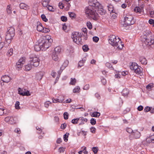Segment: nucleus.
Listing matches in <instances>:
<instances>
[{"label": "nucleus", "instance_id": "1", "mask_svg": "<svg viewBox=\"0 0 154 154\" xmlns=\"http://www.w3.org/2000/svg\"><path fill=\"white\" fill-rule=\"evenodd\" d=\"M53 40L50 37L48 38L46 37H41L38 40V43H40L42 47V50L45 51L51 45Z\"/></svg>", "mask_w": 154, "mask_h": 154}, {"label": "nucleus", "instance_id": "2", "mask_svg": "<svg viewBox=\"0 0 154 154\" xmlns=\"http://www.w3.org/2000/svg\"><path fill=\"white\" fill-rule=\"evenodd\" d=\"M109 43L112 46L121 49L123 45L121 44V41L119 37L113 35H110L109 37Z\"/></svg>", "mask_w": 154, "mask_h": 154}, {"label": "nucleus", "instance_id": "3", "mask_svg": "<svg viewBox=\"0 0 154 154\" xmlns=\"http://www.w3.org/2000/svg\"><path fill=\"white\" fill-rule=\"evenodd\" d=\"M142 41L143 46H150L154 45V35L152 33L144 35Z\"/></svg>", "mask_w": 154, "mask_h": 154}, {"label": "nucleus", "instance_id": "4", "mask_svg": "<svg viewBox=\"0 0 154 154\" xmlns=\"http://www.w3.org/2000/svg\"><path fill=\"white\" fill-rule=\"evenodd\" d=\"M96 9L88 6L85 8V13L93 19L96 20L98 18V15L96 12Z\"/></svg>", "mask_w": 154, "mask_h": 154}, {"label": "nucleus", "instance_id": "5", "mask_svg": "<svg viewBox=\"0 0 154 154\" xmlns=\"http://www.w3.org/2000/svg\"><path fill=\"white\" fill-rule=\"evenodd\" d=\"M82 36L81 33L79 32H74L72 34L71 37L73 41L78 45L83 44V42L81 41Z\"/></svg>", "mask_w": 154, "mask_h": 154}, {"label": "nucleus", "instance_id": "6", "mask_svg": "<svg viewBox=\"0 0 154 154\" xmlns=\"http://www.w3.org/2000/svg\"><path fill=\"white\" fill-rule=\"evenodd\" d=\"M124 24L123 26L126 27L133 24L135 22L133 16L129 14H127L125 17Z\"/></svg>", "mask_w": 154, "mask_h": 154}, {"label": "nucleus", "instance_id": "7", "mask_svg": "<svg viewBox=\"0 0 154 154\" xmlns=\"http://www.w3.org/2000/svg\"><path fill=\"white\" fill-rule=\"evenodd\" d=\"M130 68L131 70L133 71L135 73L137 74H140L141 75L142 68L137 64L134 62H132L130 65Z\"/></svg>", "mask_w": 154, "mask_h": 154}, {"label": "nucleus", "instance_id": "8", "mask_svg": "<svg viewBox=\"0 0 154 154\" xmlns=\"http://www.w3.org/2000/svg\"><path fill=\"white\" fill-rule=\"evenodd\" d=\"M40 60L35 55H33L32 57H30V63L32 66L35 67H36L39 65Z\"/></svg>", "mask_w": 154, "mask_h": 154}, {"label": "nucleus", "instance_id": "9", "mask_svg": "<svg viewBox=\"0 0 154 154\" xmlns=\"http://www.w3.org/2000/svg\"><path fill=\"white\" fill-rule=\"evenodd\" d=\"M88 4V6L92 7L96 9H97L99 7H101V4L97 0H89Z\"/></svg>", "mask_w": 154, "mask_h": 154}, {"label": "nucleus", "instance_id": "10", "mask_svg": "<svg viewBox=\"0 0 154 154\" xmlns=\"http://www.w3.org/2000/svg\"><path fill=\"white\" fill-rule=\"evenodd\" d=\"M141 136V133L137 130H134L133 132L131 134L129 135V138L130 140H132L133 139H137L140 138Z\"/></svg>", "mask_w": 154, "mask_h": 154}, {"label": "nucleus", "instance_id": "11", "mask_svg": "<svg viewBox=\"0 0 154 154\" xmlns=\"http://www.w3.org/2000/svg\"><path fill=\"white\" fill-rule=\"evenodd\" d=\"M37 29L39 32L45 33L49 32L50 31L48 28L42 26V24L39 22L37 23Z\"/></svg>", "mask_w": 154, "mask_h": 154}, {"label": "nucleus", "instance_id": "12", "mask_svg": "<svg viewBox=\"0 0 154 154\" xmlns=\"http://www.w3.org/2000/svg\"><path fill=\"white\" fill-rule=\"evenodd\" d=\"M14 36H12L11 35L9 34L8 33L6 32L5 36V43L6 47L8 46L11 43V40L12 39L13 37Z\"/></svg>", "mask_w": 154, "mask_h": 154}, {"label": "nucleus", "instance_id": "13", "mask_svg": "<svg viewBox=\"0 0 154 154\" xmlns=\"http://www.w3.org/2000/svg\"><path fill=\"white\" fill-rule=\"evenodd\" d=\"M11 79V78L8 75L3 76L1 78V80L2 82L7 83L9 82Z\"/></svg>", "mask_w": 154, "mask_h": 154}, {"label": "nucleus", "instance_id": "14", "mask_svg": "<svg viewBox=\"0 0 154 154\" xmlns=\"http://www.w3.org/2000/svg\"><path fill=\"white\" fill-rule=\"evenodd\" d=\"M97 10H98V13L101 15L105 14L106 12V11L103 9V6L101 5V7H99Z\"/></svg>", "mask_w": 154, "mask_h": 154}, {"label": "nucleus", "instance_id": "15", "mask_svg": "<svg viewBox=\"0 0 154 154\" xmlns=\"http://www.w3.org/2000/svg\"><path fill=\"white\" fill-rule=\"evenodd\" d=\"M20 7L21 9L25 10H28L29 9V6L23 3H21L20 4Z\"/></svg>", "mask_w": 154, "mask_h": 154}, {"label": "nucleus", "instance_id": "16", "mask_svg": "<svg viewBox=\"0 0 154 154\" xmlns=\"http://www.w3.org/2000/svg\"><path fill=\"white\" fill-rule=\"evenodd\" d=\"M5 121H8V123L11 124H13L15 123V121L13 117H7L5 118Z\"/></svg>", "mask_w": 154, "mask_h": 154}, {"label": "nucleus", "instance_id": "17", "mask_svg": "<svg viewBox=\"0 0 154 154\" xmlns=\"http://www.w3.org/2000/svg\"><path fill=\"white\" fill-rule=\"evenodd\" d=\"M7 32L11 35L12 36H14L15 30L12 27H10L8 29V31Z\"/></svg>", "mask_w": 154, "mask_h": 154}, {"label": "nucleus", "instance_id": "18", "mask_svg": "<svg viewBox=\"0 0 154 154\" xmlns=\"http://www.w3.org/2000/svg\"><path fill=\"white\" fill-rule=\"evenodd\" d=\"M149 14V15L151 17L154 18V11L152 8L149 7L147 8Z\"/></svg>", "mask_w": 154, "mask_h": 154}, {"label": "nucleus", "instance_id": "19", "mask_svg": "<svg viewBox=\"0 0 154 154\" xmlns=\"http://www.w3.org/2000/svg\"><path fill=\"white\" fill-rule=\"evenodd\" d=\"M134 11L136 13L140 14H143V8H140L139 7H136L134 9Z\"/></svg>", "mask_w": 154, "mask_h": 154}, {"label": "nucleus", "instance_id": "20", "mask_svg": "<svg viewBox=\"0 0 154 154\" xmlns=\"http://www.w3.org/2000/svg\"><path fill=\"white\" fill-rule=\"evenodd\" d=\"M52 99L53 103H62L64 100L63 98L62 99H59L58 98H52Z\"/></svg>", "mask_w": 154, "mask_h": 154}, {"label": "nucleus", "instance_id": "21", "mask_svg": "<svg viewBox=\"0 0 154 154\" xmlns=\"http://www.w3.org/2000/svg\"><path fill=\"white\" fill-rule=\"evenodd\" d=\"M51 0H42V4L44 7H47Z\"/></svg>", "mask_w": 154, "mask_h": 154}, {"label": "nucleus", "instance_id": "22", "mask_svg": "<svg viewBox=\"0 0 154 154\" xmlns=\"http://www.w3.org/2000/svg\"><path fill=\"white\" fill-rule=\"evenodd\" d=\"M129 93V90L127 88H125L123 89L122 92V94L124 96H127Z\"/></svg>", "mask_w": 154, "mask_h": 154}, {"label": "nucleus", "instance_id": "23", "mask_svg": "<svg viewBox=\"0 0 154 154\" xmlns=\"http://www.w3.org/2000/svg\"><path fill=\"white\" fill-rule=\"evenodd\" d=\"M35 50L36 51H38L42 50V47L40 46V43H38L37 44H36L34 46Z\"/></svg>", "mask_w": 154, "mask_h": 154}, {"label": "nucleus", "instance_id": "24", "mask_svg": "<svg viewBox=\"0 0 154 154\" xmlns=\"http://www.w3.org/2000/svg\"><path fill=\"white\" fill-rule=\"evenodd\" d=\"M86 60V58L84 57L82 60H80L78 63V66L81 67L84 66L85 62Z\"/></svg>", "mask_w": 154, "mask_h": 154}, {"label": "nucleus", "instance_id": "25", "mask_svg": "<svg viewBox=\"0 0 154 154\" xmlns=\"http://www.w3.org/2000/svg\"><path fill=\"white\" fill-rule=\"evenodd\" d=\"M140 60L142 64L146 65L147 63V61L146 59L143 57H140Z\"/></svg>", "mask_w": 154, "mask_h": 154}, {"label": "nucleus", "instance_id": "26", "mask_svg": "<svg viewBox=\"0 0 154 154\" xmlns=\"http://www.w3.org/2000/svg\"><path fill=\"white\" fill-rule=\"evenodd\" d=\"M61 51V49L60 46H57L56 47L54 48V52L53 53H55L56 54H58L60 53Z\"/></svg>", "mask_w": 154, "mask_h": 154}, {"label": "nucleus", "instance_id": "27", "mask_svg": "<svg viewBox=\"0 0 154 154\" xmlns=\"http://www.w3.org/2000/svg\"><path fill=\"white\" fill-rule=\"evenodd\" d=\"M43 76V74L42 72L37 73L36 75V78L38 80H40L42 79Z\"/></svg>", "mask_w": 154, "mask_h": 154}, {"label": "nucleus", "instance_id": "28", "mask_svg": "<svg viewBox=\"0 0 154 154\" xmlns=\"http://www.w3.org/2000/svg\"><path fill=\"white\" fill-rule=\"evenodd\" d=\"M69 63V62L67 60H66L63 63L62 67H61L60 68H61V70L60 72H62V71L63 69H64V68L66 67Z\"/></svg>", "mask_w": 154, "mask_h": 154}, {"label": "nucleus", "instance_id": "29", "mask_svg": "<svg viewBox=\"0 0 154 154\" xmlns=\"http://www.w3.org/2000/svg\"><path fill=\"white\" fill-rule=\"evenodd\" d=\"M80 87L79 86H76L73 89V92L74 93H78L80 92Z\"/></svg>", "mask_w": 154, "mask_h": 154}, {"label": "nucleus", "instance_id": "30", "mask_svg": "<svg viewBox=\"0 0 154 154\" xmlns=\"http://www.w3.org/2000/svg\"><path fill=\"white\" fill-rule=\"evenodd\" d=\"M82 31L85 34V35H84V39L85 40H87V28H83L82 29Z\"/></svg>", "mask_w": 154, "mask_h": 154}, {"label": "nucleus", "instance_id": "31", "mask_svg": "<svg viewBox=\"0 0 154 154\" xmlns=\"http://www.w3.org/2000/svg\"><path fill=\"white\" fill-rule=\"evenodd\" d=\"M100 113L97 112H94L92 113L91 116L92 117H98L100 116Z\"/></svg>", "mask_w": 154, "mask_h": 154}, {"label": "nucleus", "instance_id": "32", "mask_svg": "<svg viewBox=\"0 0 154 154\" xmlns=\"http://www.w3.org/2000/svg\"><path fill=\"white\" fill-rule=\"evenodd\" d=\"M32 65L30 64H28L25 66V70L26 71H29L32 68Z\"/></svg>", "mask_w": 154, "mask_h": 154}, {"label": "nucleus", "instance_id": "33", "mask_svg": "<svg viewBox=\"0 0 154 154\" xmlns=\"http://www.w3.org/2000/svg\"><path fill=\"white\" fill-rule=\"evenodd\" d=\"M12 11L10 5H8L6 8V11L7 13L8 14H11L12 13Z\"/></svg>", "mask_w": 154, "mask_h": 154}, {"label": "nucleus", "instance_id": "34", "mask_svg": "<svg viewBox=\"0 0 154 154\" xmlns=\"http://www.w3.org/2000/svg\"><path fill=\"white\" fill-rule=\"evenodd\" d=\"M52 58L55 61H57L59 59L57 55L56 54L53 53L52 55Z\"/></svg>", "mask_w": 154, "mask_h": 154}, {"label": "nucleus", "instance_id": "35", "mask_svg": "<svg viewBox=\"0 0 154 154\" xmlns=\"http://www.w3.org/2000/svg\"><path fill=\"white\" fill-rule=\"evenodd\" d=\"M113 7V6L111 5H109L107 6L108 9L110 12H114Z\"/></svg>", "mask_w": 154, "mask_h": 154}, {"label": "nucleus", "instance_id": "36", "mask_svg": "<svg viewBox=\"0 0 154 154\" xmlns=\"http://www.w3.org/2000/svg\"><path fill=\"white\" fill-rule=\"evenodd\" d=\"M25 59L26 58L25 57H21L19 59L18 62H19L20 63L22 64L23 65L25 62Z\"/></svg>", "mask_w": 154, "mask_h": 154}, {"label": "nucleus", "instance_id": "37", "mask_svg": "<svg viewBox=\"0 0 154 154\" xmlns=\"http://www.w3.org/2000/svg\"><path fill=\"white\" fill-rule=\"evenodd\" d=\"M36 129L38 131L37 133L39 134L42 133V134H44V133L42 131V129L41 128H39V127L37 126L36 127Z\"/></svg>", "mask_w": 154, "mask_h": 154}, {"label": "nucleus", "instance_id": "38", "mask_svg": "<svg viewBox=\"0 0 154 154\" xmlns=\"http://www.w3.org/2000/svg\"><path fill=\"white\" fill-rule=\"evenodd\" d=\"M76 82V80L75 78H71L70 84L72 85H75Z\"/></svg>", "mask_w": 154, "mask_h": 154}, {"label": "nucleus", "instance_id": "39", "mask_svg": "<svg viewBox=\"0 0 154 154\" xmlns=\"http://www.w3.org/2000/svg\"><path fill=\"white\" fill-rule=\"evenodd\" d=\"M106 66L109 68V69H112L113 70L114 69V68L112 66V65L110 63H109V62H106Z\"/></svg>", "mask_w": 154, "mask_h": 154}, {"label": "nucleus", "instance_id": "40", "mask_svg": "<svg viewBox=\"0 0 154 154\" xmlns=\"http://www.w3.org/2000/svg\"><path fill=\"white\" fill-rule=\"evenodd\" d=\"M82 49L85 52H87L89 50L88 46L87 45H84L82 47Z\"/></svg>", "mask_w": 154, "mask_h": 154}, {"label": "nucleus", "instance_id": "41", "mask_svg": "<svg viewBox=\"0 0 154 154\" xmlns=\"http://www.w3.org/2000/svg\"><path fill=\"white\" fill-rule=\"evenodd\" d=\"M154 87L153 84L152 83L149 84L146 87L147 89L150 90Z\"/></svg>", "mask_w": 154, "mask_h": 154}, {"label": "nucleus", "instance_id": "42", "mask_svg": "<svg viewBox=\"0 0 154 154\" xmlns=\"http://www.w3.org/2000/svg\"><path fill=\"white\" fill-rule=\"evenodd\" d=\"M13 50L12 48H11L9 50L7 53L8 55L9 56H11L13 54Z\"/></svg>", "mask_w": 154, "mask_h": 154}, {"label": "nucleus", "instance_id": "43", "mask_svg": "<svg viewBox=\"0 0 154 154\" xmlns=\"http://www.w3.org/2000/svg\"><path fill=\"white\" fill-rule=\"evenodd\" d=\"M21 94H22V95L23 96H28L31 95L29 91H24V93H23H23H21Z\"/></svg>", "mask_w": 154, "mask_h": 154}, {"label": "nucleus", "instance_id": "44", "mask_svg": "<svg viewBox=\"0 0 154 154\" xmlns=\"http://www.w3.org/2000/svg\"><path fill=\"white\" fill-rule=\"evenodd\" d=\"M4 107L2 106H0V115H3L4 113Z\"/></svg>", "mask_w": 154, "mask_h": 154}, {"label": "nucleus", "instance_id": "45", "mask_svg": "<svg viewBox=\"0 0 154 154\" xmlns=\"http://www.w3.org/2000/svg\"><path fill=\"white\" fill-rule=\"evenodd\" d=\"M69 135V133H66L64 135L63 139L65 142H67L68 140V138Z\"/></svg>", "mask_w": 154, "mask_h": 154}, {"label": "nucleus", "instance_id": "46", "mask_svg": "<svg viewBox=\"0 0 154 154\" xmlns=\"http://www.w3.org/2000/svg\"><path fill=\"white\" fill-rule=\"evenodd\" d=\"M87 26L88 27V28L89 29H91L92 28V25L91 23L89 22H88L87 23Z\"/></svg>", "mask_w": 154, "mask_h": 154}, {"label": "nucleus", "instance_id": "47", "mask_svg": "<svg viewBox=\"0 0 154 154\" xmlns=\"http://www.w3.org/2000/svg\"><path fill=\"white\" fill-rule=\"evenodd\" d=\"M45 8H47L48 10L51 11H54V8H53V7L49 5L48 4V6L47 7H44Z\"/></svg>", "mask_w": 154, "mask_h": 154}, {"label": "nucleus", "instance_id": "48", "mask_svg": "<svg viewBox=\"0 0 154 154\" xmlns=\"http://www.w3.org/2000/svg\"><path fill=\"white\" fill-rule=\"evenodd\" d=\"M51 103L49 101H46L44 103L45 106L48 108L49 107V105L51 104Z\"/></svg>", "mask_w": 154, "mask_h": 154}, {"label": "nucleus", "instance_id": "49", "mask_svg": "<svg viewBox=\"0 0 154 154\" xmlns=\"http://www.w3.org/2000/svg\"><path fill=\"white\" fill-rule=\"evenodd\" d=\"M61 68H60V70L59 71H58V75H57L55 81V83H56L57 82V81L58 80L60 76V75L61 73V72H60L61 70Z\"/></svg>", "mask_w": 154, "mask_h": 154}, {"label": "nucleus", "instance_id": "50", "mask_svg": "<svg viewBox=\"0 0 154 154\" xmlns=\"http://www.w3.org/2000/svg\"><path fill=\"white\" fill-rule=\"evenodd\" d=\"M79 118L73 119L71 121V122L73 124H77L79 121Z\"/></svg>", "mask_w": 154, "mask_h": 154}, {"label": "nucleus", "instance_id": "51", "mask_svg": "<svg viewBox=\"0 0 154 154\" xmlns=\"http://www.w3.org/2000/svg\"><path fill=\"white\" fill-rule=\"evenodd\" d=\"M41 17L43 20L44 21L46 22L48 21V19L46 18V17L45 14H42L41 16Z\"/></svg>", "mask_w": 154, "mask_h": 154}, {"label": "nucleus", "instance_id": "52", "mask_svg": "<svg viewBox=\"0 0 154 154\" xmlns=\"http://www.w3.org/2000/svg\"><path fill=\"white\" fill-rule=\"evenodd\" d=\"M126 131L127 132L130 134H131L133 132L134 130H133L131 128H126Z\"/></svg>", "mask_w": 154, "mask_h": 154}, {"label": "nucleus", "instance_id": "53", "mask_svg": "<svg viewBox=\"0 0 154 154\" xmlns=\"http://www.w3.org/2000/svg\"><path fill=\"white\" fill-rule=\"evenodd\" d=\"M79 120L81 121L82 122H87L88 119L86 118H84L83 117H80L79 118Z\"/></svg>", "mask_w": 154, "mask_h": 154}, {"label": "nucleus", "instance_id": "54", "mask_svg": "<svg viewBox=\"0 0 154 154\" xmlns=\"http://www.w3.org/2000/svg\"><path fill=\"white\" fill-rule=\"evenodd\" d=\"M68 14L69 16L72 18H74L76 17V15L74 13L69 12Z\"/></svg>", "mask_w": 154, "mask_h": 154}, {"label": "nucleus", "instance_id": "55", "mask_svg": "<svg viewBox=\"0 0 154 154\" xmlns=\"http://www.w3.org/2000/svg\"><path fill=\"white\" fill-rule=\"evenodd\" d=\"M16 68H20L22 67V66H23V64L21 63H20L19 62H17L16 63Z\"/></svg>", "mask_w": 154, "mask_h": 154}, {"label": "nucleus", "instance_id": "56", "mask_svg": "<svg viewBox=\"0 0 154 154\" xmlns=\"http://www.w3.org/2000/svg\"><path fill=\"white\" fill-rule=\"evenodd\" d=\"M91 123L92 125H95L96 123V119L94 118H91Z\"/></svg>", "mask_w": 154, "mask_h": 154}, {"label": "nucleus", "instance_id": "57", "mask_svg": "<svg viewBox=\"0 0 154 154\" xmlns=\"http://www.w3.org/2000/svg\"><path fill=\"white\" fill-rule=\"evenodd\" d=\"M101 82L103 85H105L106 83V80L104 78L102 77L101 78Z\"/></svg>", "mask_w": 154, "mask_h": 154}, {"label": "nucleus", "instance_id": "58", "mask_svg": "<svg viewBox=\"0 0 154 154\" xmlns=\"http://www.w3.org/2000/svg\"><path fill=\"white\" fill-rule=\"evenodd\" d=\"M14 132L18 134H20L21 133L20 130L18 128H16L14 130Z\"/></svg>", "mask_w": 154, "mask_h": 154}, {"label": "nucleus", "instance_id": "59", "mask_svg": "<svg viewBox=\"0 0 154 154\" xmlns=\"http://www.w3.org/2000/svg\"><path fill=\"white\" fill-rule=\"evenodd\" d=\"M92 150L94 154H96L98 151V148L97 147H93L92 148Z\"/></svg>", "mask_w": 154, "mask_h": 154}, {"label": "nucleus", "instance_id": "60", "mask_svg": "<svg viewBox=\"0 0 154 154\" xmlns=\"http://www.w3.org/2000/svg\"><path fill=\"white\" fill-rule=\"evenodd\" d=\"M61 20L63 22H66L67 21V18L65 16H62L61 17Z\"/></svg>", "mask_w": 154, "mask_h": 154}, {"label": "nucleus", "instance_id": "61", "mask_svg": "<svg viewBox=\"0 0 154 154\" xmlns=\"http://www.w3.org/2000/svg\"><path fill=\"white\" fill-rule=\"evenodd\" d=\"M20 103L18 101H17L15 104V107L17 109H19L20 108L19 107Z\"/></svg>", "mask_w": 154, "mask_h": 154}, {"label": "nucleus", "instance_id": "62", "mask_svg": "<svg viewBox=\"0 0 154 154\" xmlns=\"http://www.w3.org/2000/svg\"><path fill=\"white\" fill-rule=\"evenodd\" d=\"M96 128L94 127H91L90 128L91 131L92 133H95L96 132Z\"/></svg>", "mask_w": 154, "mask_h": 154}, {"label": "nucleus", "instance_id": "63", "mask_svg": "<svg viewBox=\"0 0 154 154\" xmlns=\"http://www.w3.org/2000/svg\"><path fill=\"white\" fill-rule=\"evenodd\" d=\"M93 40L94 42H97L99 40V38L97 36H94L93 38Z\"/></svg>", "mask_w": 154, "mask_h": 154}, {"label": "nucleus", "instance_id": "64", "mask_svg": "<svg viewBox=\"0 0 154 154\" xmlns=\"http://www.w3.org/2000/svg\"><path fill=\"white\" fill-rule=\"evenodd\" d=\"M64 118L65 119H67L68 118V114L67 112H65L63 114Z\"/></svg>", "mask_w": 154, "mask_h": 154}]
</instances>
